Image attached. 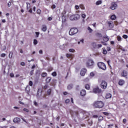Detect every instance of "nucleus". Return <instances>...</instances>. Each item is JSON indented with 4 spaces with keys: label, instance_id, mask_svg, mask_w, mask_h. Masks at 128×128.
<instances>
[{
    "label": "nucleus",
    "instance_id": "09e8293b",
    "mask_svg": "<svg viewBox=\"0 0 128 128\" xmlns=\"http://www.w3.org/2000/svg\"><path fill=\"white\" fill-rule=\"evenodd\" d=\"M20 64L22 66H26V64H24V62H22Z\"/></svg>",
    "mask_w": 128,
    "mask_h": 128
},
{
    "label": "nucleus",
    "instance_id": "6e6552de",
    "mask_svg": "<svg viewBox=\"0 0 128 128\" xmlns=\"http://www.w3.org/2000/svg\"><path fill=\"white\" fill-rule=\"evenodd\" d=\"M86 68L82 69L80 72L81 76H84L86 74Z\"/></svg>",
    "mask_w": 128,
    "mask_h": 128
},
{
    "label": "nucleus",
    "instance_id": "0eeeda50",
    "mask_svg": "<svg viewBox=\"0 0 128 128\" xmlns=\"http://www.w3.org/2000/svg\"><path fill=\"white\" fill-rule=\"evenodd\" d=\"M93 92H94V94H100L102 92V90L98 88H94L93 89Z\"/></svg>",
    "mask_w": 128,
    "mask_h": 128
},
{
    "label": "nucleus",
    "instance_id": "39448f33",
    "mask_svg": "<svg viewBox=\"0 0 128 128\" xmlns=\"http://www.w3.org/2000/svg\"><path fill=\"white\" fill-rule=\"evenodd\" d=\"M100 86L102 88L106 90V86H108V83H106V82L105 81H102L101 83Z\"/></svg>",
    "mask_w": 128,
    "mask_h": 128
},
{
    "label": "nucleus",
    "instance_id": "bb28decb",
    "mask_svg": "<svg viewBox=\"0 0 128 128\" xmlns=\"http://www.w3.org/2000/svg\"><path fill=\"white\" fill-rule=\"evenodd\" d=\"M85 88H86V90H90V85H88V84H86L85 86Z\"/></svg>",
    "mask_w": 128,
    "mask_h": 128
},
{
    "label": "nucleus",
    "instance_id": "c9c22d12",
    "mask_svg": "<svg viewBox=\"0 0 128 128\" xmlns=\"http://www.w3.org/2000/svg\"><path fill=\"white\" fill-rule=\"evenodd\" d=\"M10 78H14V73H10Z\"/></svg>",
    "mask_w": 128,
    "mask_h": 128
},
{
    "label": "nucleus",
    "instance_id": "5fc2aeb1",
    "mask_svg": "<svg viewBox=\"0 0 128 128\" xmlns=\"http://www.w3.org/2000/svg\"><path fill=\"white\" fill-rule=\"evenodd\" d=\"M123 122H124V124H126V119L124 118L123 120Z\"/></svg>",
    "mask_w": 128,
    "mask_h": 128
},
{
    "label": "nucleus",
    "instance_id": "bf43d9fd",
    "mask_svg": "<svg viewBox=\"0 0 128 128\" xmlns=\"http://www.w3.org/2000/svg\"><path fill=\"white\" fill-rule=\"evenodd\" d=\"M32 74H34V70H31L30 72V75L32 76Z\"/></svg>",
    "mask_w": 128,
    "mask_h": 128
},
{
    "label": "nucleus",
    "instance_id": "774afa93",
    "mask_svg": "<svg viewBox=\"0 0 128 128\" xmlns=\"http://www.w3.org/2000/svg\"><path fill=\"white\" fill-rule=\"evenodd\" d=\"M34 106H38V103L36 102H34Z\"/></svg>",
    "mask_w": 128,
    "mask_h": 128
},
{
    "label": "nucleus",
    "instance_id": "49530a36",
    "mask_svg": "<svg viewBox=\"0 0 128 128\" xmlns=\"http://www.w3.org/2000/svg\"><path fill=\"white\" fill-rule=\"evenodd\" d=\"M6 56V54H1V57L2 58H4V56Z\"/></svg>",
    "mask_w": 128,
    "mask_h": 128
},
{
    "label": "nucleus",
    "instance_id": "423d86ee",
    "mask_svg": "<svg viewBox=\"0 0 128 128\" xmlns=\"http://www.w3.org/2000/svg\"><path fill=\"white\" fill-rule=\"evenodd\" d=\"M118 6V4L116 2H113L111 3V6L110 7V10H116V7Z\"/></svg>",
    "mask_w": 128,
    "mask_h": 128
},
{
    "label": "nucleus",
    "instance_id": "f8f14e48",
    "mask_svg": "<svg viewBox=\"0 0 128 128\" xmlns=\"http://www.w3.org/2000/svg\"><path fill=\"white\" fill-rule=\"evenodd\" d=\"M122 76H128V72L124 70L122 71Z\"/></svg>",
    "mask_w": 128,
    "mask_h": 128
},
{
    "label": "nucleus",
    "instance_id": "3c124183",
    "mask_svg": "<svg viewBox=\"0 0 128 128\" xmlns=\"http://www.w3.org/2000/svg\"><path fill=\"white\" fill-rule=\"evenodd\" d=\"M67 58H70L72 56V54H66Z\"/></svg>",
    "mask_w": 128,
    "mask_h": 128
},
{
    "label": "nucleus",
    "instance_id": "8fccbe9b",
    "mask_svg": "<svg viewBox=\"0 0 128 128\" xmlns=\"http://www.w3.org/2000/svg\"><path fill=\"white\" fill-rule=\"evenodd\" d=\"M82 16L83 18H86V14H82Z\"/></svg>",
    "mask_w": 128,
    "mask_h": 128
},
{
    "label": "nucleus",
    "instance_id": "ddd939ff",
    "mask_svg": "<svg viewBox=\"0 0 128 128\" xmlns=\"http://www.w3.org/2000/svg\"><path fill=\"white\" fill-rule=\"evenodd\" d=\"M108 24L110 28H114V24H112V22H108Z\"/></svg>",
    "mask_w": 128,
    "mask_h": 128
},
{
    "label": "nucleus",
    "instance_id": "a18cd8bd",
    "mask_svg": "<svg viewBox=\"0 0 128 128\" xmlns=\"http://www.w3.org/2000/svg\"><path fill=\"white\" fill-rule=\"evenodd\" d=\"M54 68H50L48 69V72H52Z\"/></svg>",
    "mask_w": 128,
    "mask_h": 128
},
{
    "label": "nucleus",
    "instance_id": "a878e982",
    "mask_svg": "<svg viewBox=\"0 0 128 128\" xmlns=\"http://www.w3.org/2000/svg\"><path fill=\"white\" fill-rule=\"evenodd\" d=\"M51 92H52V89H48L47 91L48 94V95L50 94Z\"/></svg>",
    "mask_w": 128,
    "mask_h": 128
},
{
    "label": "nucleus",
    "instance_id": "f704fd0d",
    "mask_svg": "<svg viewBox=\"0 0 128 128\" xmlns=\"http://www.w3.org/2000/svg\"><path fill=\"white\" fill-rule=\"evenodd\" d=\"M72 88V85H68V90H70V88Z\"/></svg>",
    "mask_w": 128,
    "mask_h": 128
},
{
    "label": "nucleus",
    "instance_id": "a19ab883",
    "mask_svg": "<svg viewBox=\"0 0 128 128\" xmlns=\"http://www.w3.org/2000/svg\"><path fill=\"white\" fill-rule=\"evenodd\" d=\"M103 114H104V116H108V114H110L108 112H104Z\"/></svg>",
    "mask_w": 128,
    "mask_h": 128
},
{
    "label": "nucleus",
    "instance_id": "a211bd4d",
    "mask_svg": "<svg viewBox=\"0 0 128 128\" xmlns=\"http://www.w3.org/2000/svg\"><path fill=\"white\" fill-rule=\"evenodd\" d=\"M103 40H104V42H108V36H104L103 38Z\"/></svg>",
    "mask_w": 128,
    "mask_h": 128
},
{
    "label": "nucleus",
    "instance_id": "20e7f679",
    "mask_svg": "<svg viewBox=\"0 0 128 128\" xmlns=\"http://www.w3.org/2000/svg\"><path fill=\"white\" fill-rule=\"evenodd\" d=\"M80 16L78 14L76 15H72L70 18V20H80Z\"/></svg>",
    "mask_w": 128,
    "mask_h": 128
},
{
    "label": "nucleus",
    "instance_id": "58836bf2",
    "mask_svg": "<svg viewBox=\"0 0 128 128\" xmlns=\"http://www.w3.org/2000/svg\"><path fill=\"white\" fill-rule=\"evenodd\" d=\"M29 86H32V81L29 82Z\"/></svg>",
    "mask_w": 128,
    "mask_h": 128
},
{
    "label": "nucleus",
    "instance_id": "de8ad7c7",
    "mask_svg": "<svg viewBox=\"0 0 128 128\" xmlns=\"http://www.w3.org/2000/svg\"><path fill=\"white\" fill-rule=\"evenodd\" d=\"M36 37L38 38V36L40 35V32H36Z\"/></svg>",
    "mask_w": 128,
    "mask_h": 128
},
{
    "label": "nucleus",
    "instance_id": "0e129e2a",
    "mask_svg": "<svg viewBox=\"0 0 128 128\" xmlns=\"http://www.w3.org/2000/svg\"><path fill=\"white\" fill-rule=\"evenodd\" d=\"M20 52L21 54H24V50H22V49H20Z\"/></svg>",
    "mask_w": 128,
    "mask_h": 128
},
{
    "label": "nucleus",
    "instance_id": "e2e57ef3",
    "mask_svg": "<svg viewBox=\"0 0 128 128\" xmlns=\"http://www.w3.org/2000/svg\"><path fill=\"white\" fill-rule=\"evenodd\" d=\"M107 50H108V52H110V48L108 47V48H107Z\"/></svg>",
    "mask_w": 128,
    "mask_h": 128
},
{
    "label": "nucleus",
    "instance_id": "79ce46f5",
    "mask_svg": "<svg viewBox=\"0 0 128 128\" xmlns=\"http://www.w3.org/2000/svg\"><path fill=\"white\" fill-rule=\"evenodd\" d=\"M23 110H24V112H28V110L27 108H24Z\"/></svg>",
    "mask_w": 128,
    "mask_h": 128
},
{
    "label": "nucleus",
    "instance_id": "6ab92c4d",
    "mask_svg": "<svg viewBox=\"0 0 128 128\" xmlns=\"http://www.w3.org/2000/svg\"><path fill=\"white\" fill-rule=\"evenodd\" d=\"M111 20H116V15H112L111 16L110 18Z\"/></svg>",
    "mask_w": 128,
    "mask_h": 128
},
{
    "label": "nucleus",
    "instance_id": "393cba45",
    "mask_svg": "<svg viewBox=\"0 0 128 128\" xmlns=\"http://www.w3.org/2000/svg\"><path fill=\"white\" fill-rule=\"evenodd\" d=\"M51 80H52V78H50V77H48V78H46V82H50Z\"/></svg>",
    "mask_w": 128,
    "mask_h": 128
},
{
    "label": "nucleus",
    "instance_id": "dca6fc26",
    "mask_svg": "<svg viewBox=\"0 0 128 128\" xmlns=\"http://www.w3.org/2000/svg\"><path fill=\"white\" fill-rule=\"evenodd\" d=\"M106 98H112V94L108 93L106 94Z\"/></svg>",
    "mask_w": 128,
    "mask_h": 128
},
{
    "label": "nucleus",
    "instance_id": "c03bdc74",
    "mask_svg": "<svg viewBox=\"0 0 128 128\" xmlns=\"http://www.w3.org/2000/svg\"><path fill=\"white\" fill-rule=\"evenodd\" d=\"M122 38H128V36L127 35L124 34V36H122Z\"/></svg>",
    "mask_w": 128,
    "mask_h": 128
},
{
    "label": "nucleus",
    "instance_id": "412c9836",
    "mask_svg": "<svg viewBox=\"0 0 128 128\" xmlns=\"http://www.w3.org/2000/svg\"><path fill=\"white\" fill-rule=\"evenodd\" d=\"M96 36H98V38H102V36L100 33H96Z\"/></svg>",
    "mask_w": 128,
    "mask_h": 128
},
{
    "label": "nucleus",
    "instance_id": "338daca9",
    "mask_svg": "<svg viewBox=\"0 0 128 128\" xmlns=\"http://www.w3.org/2000/svg\"><path fill=\"white\" fill-rule=\"evenodd\" d=\"M34 68H36V65H35V64H34V65L32 66V69H34Z\"/></svg>",
    "mask_w": 128,
    "mask_h": 128
},
{
    "label": "nucleus",
    "instance_id": "ea45409f",
    "mask_svg": "<svg viewBox=\"0 0 128 128\" xmlns=\"http://www.w3.org/2000/svg\"><path fill=\"white\" fill-rule=\"evenodd\" d=\"M74 49H72V48H71V49H70V50H69V52H74Z\"/></svg>",
    "mask_w": 128,
    "mask_h": 128
},
{
    "label": "nucleus",
    "instance_id": "b1692460",
    "mask_svg": "<svg viewBox=\"0 0 128 128\" xmlns=\"http://www.w3.org/2000/svg\"><path fill=\"white\" fill-rule=\"evenodd\" d=\"M80 8H81L82 10H84V4H81L80 5Z\"/></svg>",
    "mask_w": 128,
    "mask_h": 128
},
{
    "label": "nucleus",
    "instance_id": "4be33fe9",
    "mask_svg": "<svg viewBox=\"0 0 128 128\" xmlns=\"http://www.w3.org/2000/svg\"><path fill=\"white\" fill-rule=\"evenodd\" d=\"M42 78H46V76H48V74H46V72H44L42 74Z\"/></svg>",
    "mask_w": 128,
    "mask_h": 128
},
{
    "label": "nucleus",
    "instance_id": "c756f323",
    "mask_svg": "<svg viewBox=\"0 0 128 128\" xmlns=\"http://www.w3.org/2000/svg\"><path fill=\"white\" fill-rule=\"evenodd\" d=\"M103 54H108V51H106V50L104 49L103 50Z\"/></svg>",
    "mask_w": 128,
    "mask_h": 128
},
{
    "label": "nucleus",
    "instance_id": "7c9ffc66",
    "mask_svg": "<svg viewBox=\"0 0 128 128\" xmlns=\"http://www.w3.org/2000/svg\"><path fill=\"white\" fill-rule=\"evenodd\" d=\"M42 12V10H40V9H38V10H37V14H40V13Z\"/></svg>",
    "mask_w": 128,
    "mask_h": 128
},
{
    "label": "nucleus",
    "instance_id": "4d7b16f0",
    "mask_svg": "<svg viewBox=\"0 0 128 128\" xmlns=\"http://www.w3.org/2000/svg\"><path fill=\"white\" fill-rule=\"evenodd\" d=\"M52 8H56V5L54 4L52 5Z\"/></svg>",
    "mask_w": 128,
    "mask_h": 128
},
{
    "label": "nucleus",
    "instance_id": "603ef678",
    "mask_svg": "<svg viewBox=\"0 0 128 128\" xmlns=\"http://www.w3.org/2000/svg\"><path fill=\"white\" fill-rule=\"evenodd\" d=\"M10 6H12V3L10 2H9L8 4V7Z\"/></svg>",
    "mask_w": 128,
    "mask_h": 128
},
{
    "label": "nucleus",
    "instance_id": "9d476101",
    "mask_svg": "<svg viewBox=\"0 0 128 128\" xmlns=\"http://www.w3.org/2000/svg\"><path fill=\"white\" fill-rule=\"evenodd\" d=\"M86 90H82L80 92V95L82 96H86Z\"/></svg>",
    "mask_w": 128,
    "mask_h": 128
},
{
    "label": "nucleus",
    "instance_id": "2f4dec72",
    "mask_svg": "<svg viewBox=\"0 0 128 128\" xmlns=\"http://www.w3.org/2000/svg\"><path fill=\"white\" fill-rule=\"evenodd\" d=\"M34 44H38V40H34Z\"/></svg>",
    "mask_w": 128,
    "mask_h": 128
},
{
    "label": "nucleus",
    "instance_id": "473e14b6",
    "mask_svg": "<svg viewBox=\"0 0 128 128\" xmlns=\"http://www.w3.org/2000/svg\"><path fill=\"white\" fill-rule=\"evenodd\" d=\"M52 76H56V72H54L52 73Z\"/></svg>",
    "mask_w": 128,
    "mask_h": 128
},
{
    "label": "nucleus",
    "instance_id": "72a5a7b5",
    "mask_svg": "<svg viewBox=\"0 0 128 128\" xmlns=\"http://www.w3.org/2000/svg\"><path fill=\"white\" fill-rule=\"evenodd\" d=\"M88 30H89L90 32H92V29L90 28V26H88Z\"/></svg>",
    "mask_w": 128,
    "mask_h": 128
},
{
    "label": "nucleus",
    "instance_id": "4468645a",
    "mask_svg": "<svg viewBox=\"0 0 128 128\" xmlns=\"http://www.w3.org/2000/svg\"><path fill=\"white\" fill-rule=\"evenodd\" d=\"M42 32H46V26L43 25L42 26Z\"/></svg>",
    "mask_w": 128,
    "mask_h": 128
},
{
    "label": "nucleus",
    "instance_id": "680f3d73",
    "mask_svg": "<svg viewBox=\"0 0 128 128\" xmlns=\"http://www.w3.org/2000/svg\"><path fill=\"white\" fill-rule=\"evenodd\" d=\"M102 42V44L104 46H106V42Z\"/></svg>",
    "mask_w": 128,
    "mask_h": 128
},
{
    "label": "nucleus",
    "instance_id": "052dcab7",
    "mask_svg": "<svg viewBox=\"0 0 128 128\" xmlns=\"http://www.w3.org/2000/svg\"><path fill=\"white\" fill-rule=\"evenodd\" d=\"M93 118H98V116L97 115H94V116H93Z\"/></svg>",
    "mask_w": 128,
    "mask_h": 128
},
{
    "label": "nucleus",
    "instance_id": "7ed1b4c3",
    "mask_svg": "<svg viewBox=\"0 0 128 128\" xmlns=\"http://www.w3.org/2000/svg\"><path fill=\"white\" fill-rule=\"evenodd\" d=\"M98 66L99 68H101V70H106V66L104 62H98Z\"/></svg>",
    "mask_w": 128,
    "mask_h": 128
},
{
    "label": "nucleus",
    "instance_id": "69168bd1",
    "mask_svg": "<svg viewBox=\"0 0 128 128\" xmlns=\"http://www.w3.org/2000/svg\"><path fill=\"white\" fill-rule=\"evenodd\" d=\"M39 54H42V50H39Z\"/></svg>",
    "mask_w": 128,
    "mask_h": 128
},
{
    "label": "nucleus",
    "instance_id": "6e6d98bb",
    "mask_svg": "<svg viewBox=\"0 0 128 128\" xmlns=\"http://www.w3.org/2000/svg\"><path fill=\"white\" fill-rule=\"evenodd\" d=\"M102 45L100 44H98V48H102Z\"/></svg>",
    "mask_w": 128,
    "mask_h": 128
},
{
    "label": "nucleus",
    "instance_id": "e433bc0d",
    "mask_svg": "<svg viewBox=\"0 0 128 128\" xmlns=\"http://www.w3.org/2000/svg\"><path fill=\"white\" fill-rule=\"evenodd\" d=\"M75 8H76V10H80V6H78V5H76Z\"/></svg>",
    "mask_w": 128,
    "mask_h": 128
},
{
    "label": "nucleus",
    "instance_id": "1a4fd4ad",
    "mask_svg": "<svg viewBox=\"0 0 128 128\" xmlns=\"http://www.w3.org/2000/svg\"><path fill=\"white\" fill-rule=\"evenodd\" d=\"M13 122H20V118H15L13 120Z\"/></svg>",
    "mask_w": 128,
    "mask_h": 128
},
{
    "label": "nucleus",
    "instance_id": "5701e85b",
    "mask_svg": "<svg viewBox=\"0 0 128 128\" xmlns=\"http://www.w3.org/2000/svg\"><path fill=\"white\" fill-rule=\"evenodd\" d=\"M102 4V1L98 0L96 2V6H98V5L100 4Z\"/></svg>",
    "mask_w": 128,
    "mask_h": 128
},
{
    "label": "nucleus",
    "instance_id": "864d4df0",
    "mask_svg": "<svg viewBox=\"0 0 128 128\" xmlns=\"http://www.w3.org/2000/svg\"><path fill=\"white\" fill-rule=\"evenodd\" d=\"M52 20V17H49L48 18V20H49V21Z\"/></svg>",
    "mask_w": 128,
    "mask_h": 128
},
{
    "label": "nucleus",
    "instance_id": "9b49d317",
    "mask_svg": "<svg viewBox=\"0 0 128 128\" xmlns=\"http://www.w3.org/2000/svg\"><path fill=\"white\" fill-rule=\"evenodd\" d=\"M88 64L89 66H91L94 64V61H92V60H88Z\"/></svg>",
    "mask_w": 128,
    "mask_h": 128
},
{
    "label": "nucleus",
    "instance_id": "37998d69",
    "mask_svg": "<svg viewBox=\"0 0 128 128\" xmlns=\"http://www.w3.org/2000/svg\"><path fill=\"white\" fill-rule=\"evenodd\" d=\"M90 76H94V74L93 72H92L90 73Z\"/></svg>",
    "mask_w": 128,
    "mask_h": 128
},
{
    "label": "nucleus",
    "instance_id": "13d9d810",
    "mask_svg": "<svg viewBox=\"0 0 128 128\" xmlns=\"http://www.w3.org/2000/svg\"><path fill=\"white\" fill-rule=\"evenodd\" d=\"M44 90H46V88H48V85L44 86Z\"/></svg>",
    "mask_w": 128,
    "mask_h": 128
},
{
    "label": "nucleus",
    "instance_id": "f3484780",
    "mask_svg": "<svg viewBox=\"0 0 128 128\" xmlns=\"http://www.w3.org/2000/svg\"><path fill=\"white\" fill-rule=\"evenodd\" d=\"M30 86H27L26 88V92L27 94H28V92H30Z\"/></svg>",
    "mask_w": 128,
    "mask_h": 128
},
{
    "label": "nucleus",
    "instance_id": "c85d7f7f",
    "mask_svg": "<svg viewBox=\"0 0 128 128\" xmlns=\"http://www.w3.org/2000/svg\"><path fill=\"white\" fill-rule=\"evenodd\" d=\"M104 120V117L102 116H100L99 118H98V120L99 122H101V120Z\"/></svg>",
    "mask_w": 128,
    "mask_h": 128
},
{
    "label": "nucleus",
    "instance_id": "2eb2a0df",
    "mask_svg": "<svg viewBox=\"0 0 128 128\" xmlns=\"http://www.w3.org/2000/svg\"><path fill=\"white\" fill-rule=\"evenodd\" d=\"M124 84V80H120L118 82V84L120 86H122Z\"/></svg>",
    "mask_w": 128,
    "mask_h": 128
},
{
    "label": "nucleus",
    "instance_id": "cd10ccee",
    "mask_svg": "<svg viewBox=\"0 0 128 128\" xmlns=\"http://www.w3.org/2000/svg\"><path fill=\"white\" fill-rule=\"evenodd\" d=\"M117 40L118 42H120V40H122V38L120 36H118Z\"/></svg>",
    "mask_w": 128,
    "mask_h": 128
},
{
    "label": "nucleus",
    "instance_id": "f257e3e1",
    "mask_svg": "<svg viewBox=\"0 0 128 128\" xmlns=\"http://www.w3.org/2000/svg\"><path fill=\"white\" fill-rule=\"evenodd\" d=\"M104 104L102 101H97L94 104V106L96 108H104Z\"/></svg>",
    "mask_w": 128,
    "mask_h": 128
},
{
    "label": "nucleus",
    "instance_id": "4c0bfd02",
    "mask_svg": "<svg viewBox=\"0 0 128 128\" xmlns=\"http://www.w3.org/2000/svg\"><path fill=\"white\" fill-rule=\"evenodd\" d=\"M66 104H69L70 103V99H66L65 101Z\"/></svg>",
    "mask_w": 128,
    "mask_h": 128
},
{
    "label": "nucleus",
    "instance_id": "aec40b11",
    "mask_svg": "<svg viewBox=\"0 0 128 128\" xmlns=\"http://www.w3.org/2000/svg\"><path fill=\"white\" fill-rule=\"evenodd\" d=\"M12 54H13L12 52H10L9 55H8V56H9L10 58H12Z\"/></svg>",
    "mask_w": 128,
    "mask_h": 128
},
{
    "label": "nucleus",
    "instance_id": "f03ea898",
    "mask_svg": "<svg viewBox=\"0 0 128 128\" xmlns=\"http://www.w3.org/2000/svg\"><path fill=\"white\" fill-rule=\"evenodd\" d=\"M78 30L76 28H72L69 31L70 36H74L76 34H78Z\"/></svg>",
    "mask_w": 128,
    "mask_h": 128
}]
</instances>
